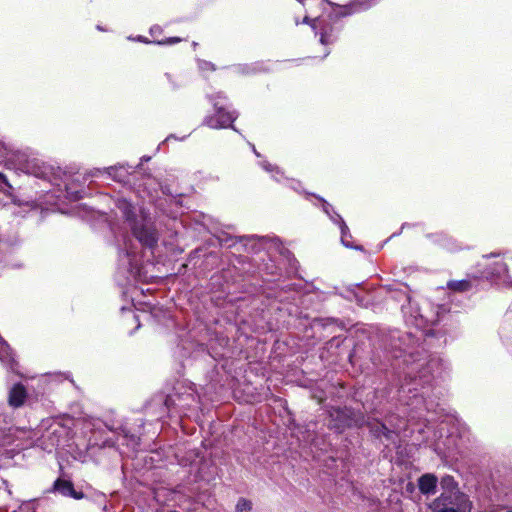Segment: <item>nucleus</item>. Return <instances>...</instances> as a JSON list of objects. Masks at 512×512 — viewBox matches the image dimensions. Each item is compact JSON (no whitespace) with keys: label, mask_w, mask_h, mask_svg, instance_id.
<instances>
[{"label":"nucleus","mask_w":512,"mask_h":512,"mask_svg":"<svg viewBox=\"0 0 512 512\" xmlns=\"http://www.w3.org/2000/svg\"><path fill=\"white\" fill-rule=\"evenodd\" d=\"M1 483L4 486L3 493L10 494V491L7 488V482L5 480H1Z\"/></svg>","instance_id":"obj_27"},{"label":"nucleus","mask_w":512,"mask_h":512,"mask_svg":"<svg viewBox=\"0 0 512 512\" xmlns=\"http://www.w3.org/2000/svg\"><path fill=\"white\" fill-rule=\"evenodd\" d=\"M372 6L371 0H358L350 4L348 7L349 11L345 14H351L354 12L366 10Z\"/></svg>","instance_id":"obj_14"},{"label":"nucleus","mask_w":512,"mask_h":512,"mask_svg":"<svg viewBox=\"0 0 512 512\" xmlns=\"http://www.w3.org/2000/svg\"><path fill=\"white\" fill-rule=\"evenodd\" d=\"M437 477L433 474H424L418 480V487L422 494L429 495L436 492Z\"/></svg>","instance_id":"obj_8"},{"label":"nucleus","mask_w":512,"mask_h":512,"mask_svg":"<svg viewBox=\"0 0 512 512\" xmlns=\"http://www.w3.org/2000/svg\"><path fill=\"white\" fill-rule=\"evenodd\" d=\"M253 151L256 154V156H259V153L256 152L255 148H253Z\"/></svg>","instance_id":"obj_30"},{"label":"nucleus","mask_w":512,"mask_h":512,"mask_svg":"<svg viewBox=\"0 0 512 512\" xmlns=\"http://www.w3.org/2000/svg\"><path fill=\"white\" fill-rule=\"evenodd\" d=\"M116 206L122 212L126 220L130 222L133 235L139 242L146 247H154L158 241L156 230L151 225H139L135 222L134 206L124 198L118 199Z\"/></svg>","instance_id":"obj_1"},{"label":"nucleus","mask_w":512,"mask_h":512,"mask_svg":"<svg viewBox=\"0 0 512 512\" xmlns=\"http://www.w3.org/2000/svg\"><path fill=\"white\" fill-rule=\"evenodd\" d=\"M53 491L60 493L66 497H72L74 499H82L84 497L83 492H78L74 489V486L71 481L57 479L53 484Z\"/></svg>","instance_id":"obj_6"},{"label":"nucleus","mask_w":512,"mask_h":512,"mask_svg":"<svg viewBox=\"0 0 512 512\" xmlns=\"http://www.w3.org/2000/svg\"><path fill=\"white\" fill-rule=\"evenodd\" d=\"M448 288L458 292L468 291L472 287V282L469 279L459 281H450L447 284Z\"/></svg>","instance_id":"obj_12"},{"label":"nucleus","mask_w":512,"mask_h":512,"mask_svg":"<svg viewBox=\"0 0 512 512\" xmlns=\"http://www.w3.org/2000/svg\"><path fill=\"white\" fill-rule=\"evenodd\" d=\"M0 182H5L4 175L0 173Z\"/></svg>","instance_id":"obj_29"},{"label":"nucleus","mask_w":512,"mask_h":512,"mask_svg":"<svg viewBox=\"0 0 512 512\" xmlns=\"http://www.w3.org/2000/svg\"><path fill=\"white\" fill-rule=\"evenodd\" d=\"M235 509L236 512H249L252 509V503L245 498H240L236 504Z\"/></svg>","instance_id":"obj_18"},{"label":"nucleus","mask_w":512,"mask_h":512,"mask_svg":"<svg viewBox=\"0 0 512 512\" xmlns=\"http://www.w3.org/2000/svg\"><path fill=\"white\" fill-rule=\"evenodd\" d=\"M433 512H470L471 502L460 491L443 492L431 504Z\"/></svg>","instance_id":"obj_2"},{"label":"nucleus","mask_w":512,"mask_h":512,"mask_svg":"<svg viewBox=\"0 0 512 512\" xmlns=\"http://www.w3.org/2000/svg\"><path fill=\"white\" fill-rule=\"evenodd\" d=\"M430 381L429 376L422 372L419 376L414 378H409V382H406L401 386V391L403 393H412L413 391L418 390V386L423 387L425 383H428Z\"/></svg>","instance_id":"obj_9"},{"label":"nucleus","mask_w":512,"mask_h":512,"mask_svg":"<svg viewBox=\"0 0 512 512\" xmlns=\"http://www.w3.org/2000/svg\"><path fill=\"white\" fill-rule=\"evenodd\" d=\"M322 202L323 211L329 216L334 211L331 204H329L326 200L319 198Z\"/></svg>","instance_id":"obj_21"},{"label":"nucleus","mask_w":512,"mask_h":512,"mask_svg":"<svg viewBox=\"0 0 512 512\" xmlns=\"http://www.w3.org/2000/svg\"><path fill=\"white\" fill-rule=\"evenodd\" d=\"M441 486L444 489V492L459 491L454 478L449 475L441 479Z\"/></svg>","instance_id":"obj_17"},{"label":"nucleus","mask_w":512,"mask_h":512,"mask_svg":"<svg viewBox=\"0 0 512 512\" xmlns=\"http://www.w3.org/2000/svg\"><path fill=\"white\" fill-rule=\"evenodd\" d=\"M118 436H121L123 439V444L131 447L132 449H136L139 445V437L131 434L126 428L121 427L117 429Z\"/></svg>","instance_id":"obj_11"},{"label":"nucleus","mask_w":512,"mask_h":512,"mask_svg":"<svg viewBox=\"0 0 512 512\" xmlns=\"http://www.w3.org/2000/svg\"><path fill=\"white\" fill-rule=\"evenodd\" d=\"M371 431L377 437H380L383 435L388 439L391 437V434L395 432L394 430H390L389 428H387L386 425H384V424H375L374 426L371 427Z\"/></svg>","instance_id":"obj_16"},{"label":"nucleus","mask_w":512,"mask_h":512,"mask_svg":"<svg viewBox=\"0 0 512 512\" xmlns=\"http://www.w3.org/2000/svg\"><path fill=\"white\" fill-rule=\"evenodd\" d=\"M261 166L266 170V171H272V165L266 161L262 162L261 163Z\"/></svg>","instance_id":"obj_25"},{"label":"nucleus","mask_w":512,"mask_h":512,"mask_svg":"<svg viewBox=\"0 0 512 512\" xmlns=\"http://www.w3.org/2000/svg\"><path fill=\"white\" fill-rule=\"evenodd\" d=\"M0 361L8 366L11 370H15L14 365L16 364L12 350L8 343L0 336Z\"/></svg>","instance_id":"obj_10"},{"label":"nucleus","mask_w":512,"mask_h":512,"mask_svg":"<svg viewBox=\"0 0 512 512\" xmlns=\"http://www.w3.org/2000/svg\"><path fill=\"white\" fill-rule=\"evenodd\" d=\"M316 20L317 19L311 20L308 16H305L303 19V23L310 24L314 28Z\"/></svg>","instance_id":"obj_24"},{"label":"nucleus","mask_w":512,"mask_h":512,"mask_svg":"<svg viewBox=\"0 0 512 512\" xmlns=\"http://www.w3.org/2000/svg\"><path fill=\"white\" fill-rule=\"evenodd\" d=\"M490 274L491 276L496 277H507V279L512 281V276L508 275L507 265L502 261H498L495 263V267L490 272Z\"/></svg>","instance_id":"obj_13"},{"label":"nucleus","mask_w":512,"mask_h":512,"mask_svg":"<svg viewBox=\"0 0 512 512\" xmlns=\"http://www.w3.org/2000/svg\"><path fill=\"white\" fill-rule=\"evenodd\" d=\"M336 216L339 218V227H340V230H341V241L342 243L349 247L350 244L347 240V238H350L351 237V234H350V231H349V228L348 226L346 225L345 221L343 220V218L339 215V214H336Z\"/></svg>","instance_id":"obj_15"},{"label":"nucleus","mask_w":512,"mask_h":512,"mask_svg":"<svg viewBox=\"0 0 512 512\" xmlns=\"http://www.w3.org/2000/svg\"><path fill=\"white\" fill-rule=\"evenodd\" d=\"M336 214H337V213H336L335 211H333V212L331 213V215H329V217H330V219H331L333 222H335V223H337V224L339 225V218L336 216Z\"/></svg>","instance_id":"obj_26"},{"label":"nucleus","mask_w":512,"mask_h":512,"mask_svg":"<svg viewBox=\"0 0 512 512\" xmlns=\"http://www.w3.org/2000/svg\"><path fill=\"white\" fill-rule=\"evenodd\" d=\"M11 151L5 146L4 143L0 142V163L6 162L9 159Z\"/></svg>","instance_id":"obj_19"},{"label":"nucleus","mask_w":512,"mask_h":512,"mask_svg":"<svg viewBox=\"0 0 512 512\" xmlns=\"http://www.w3.org/2000/svg\"><path fill=\"white\" fill-rule=\"evenodd\" d=\"M67 194L74 200L80 199L82 197L79 191L73 192L70 190V188H67Z\"/></svg>","instance_id":"obj_23"},{"label":"nucleus","mask_w":512,"mask_h":512,"mask_svg":"<svg viewBox=\"0 0 512 512\" xmlns=\"http://www.w3.org/2000/svg\"><path fill=\"white\" fill-rule=\"evenodd\" d=\"M224 100L225 97H223L220 93L211 98L215 108V114L207 116L204 119V124L206 126L212 129H221L230 127L231 124L235 121L237 115L234 112L225 111Z\"/></svg>","instance_id":"obj_3"},{"label":"nucleus","mask_w":512,"mask_h":512,"mask_svg":"<svg viewBox=\"0 0 512 512\" xmlns=\"http://www.w3.org/2000/svg\"><path fill=\"white\" fill-rule=\"evenodd\" d=\"M68 428L62 425L60 422L53 421L42 434L41 438H37L40 441L39 446L47 451L52 452L53 449H56L62 446L68 437Z\"/></svg>","instance_id":"obj_4"},{"label":"nucleus","mask_w":512,"mask_h":512,"mask_svg":"<svg viewBox=\"0 0 512 512\" xmlns=\"http://www.w3.org/2000/svg\"><path fill=\"white\" fill-rule=\"evenodd\" d=\"M179 41H180V39H179V38H170V39H168V40L166 41V43H170V44H172V43H176V42H179Z\"/></svg>","instance_id":"obj_28"},{"label":"nucleus","mask_w":512,"mask_h":512,"mask_svg":"<svg viewBox=\"0 0 512 512\" xmlns=\"http://www.w3.org/2000/svg\"><path fill=\"white\" fill-rule=\"evenodd\" d=\"M334 39L332 38L331 34L328 33H321L320 42L324 45L332 43Z\"/></svg>","instance_id":"obj_22"},{"label":"nucleus","mask_w":512,"mask_h":512,"mask_svg":"<svg viewBox=\"0 0 512 512\" xmlns=\"http://www.w3.org/2000/svg\"><path fill=\"white\" fill-rule=\"evenodd\" d=\"M329 427L338 432L352 426H361L364 422L361 417H354L348 408H332L329 412Z\"/></svg>","instance_id":"obj_5"},{"label":"nucleus","mask_w":512,"mask_h":512,"mask_svg":"<svg viewBox=\"0 0 512 512\" xmlns=\"http://www.w3.org/2000/svg\"><path fill=\"white\" fill-rule=\"evenodd\" d=\"M122 169H123V167H122V166H119V167L114 166V167H109V168L107 169V171H108V174H109L110 176H112L115 180L120 181V180H121V177H122L123 175H122V174H119L118 172H119L120 170H122Z\"/></svg>","instance_id":"obj_20"},{"label":"nucleus","mask_w":512,"mask_h":512,"mask_svg":"<svg viewBox=\"0 0 512 512\" xmlns=\"http://www.w3.org/2000/svg\"><path fill=\"white\" fill-rule=\"evenodd\" d=\"M27 397L26 389L21 384H15L9 391L8 403L13 408L22 406Z\"/></svg>","instance_id":"obj_7"}]
</instances>
